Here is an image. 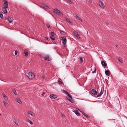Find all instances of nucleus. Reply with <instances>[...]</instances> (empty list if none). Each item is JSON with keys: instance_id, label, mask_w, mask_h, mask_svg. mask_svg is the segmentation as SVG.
I'll return each mask as SVG.
<instances>
[{"instance_id": "obj_1", "label": "nucleus", "mask_w": 127, "mask_h": 127, "mask_svg": "<svg viewBox=\"0 0 127 127\" xmlns=\"http://www.w3.org/2000/svg\"><path fill=\"white\" fill-rule=\"evenodd\" d=\"M62 92L63 93L65 94H66L67 95L68 97H67V98L68 99V100L69 101L71 102V103H74V101L72 99V97L65 90H63L62 91Z\"/></svg>"}, {"instance_id": "obj_2", "label": "nucleus", "mask_w": 127, "mask_h": 127, "mask_svg": "<svg viewBox=\"0 0 127 127\" xmlns=\"http://www.w3.org/2000/svg\"><path fill=\"white\" fill-rule=\"evenodd\" d=\"M28 77L29 79H32L34 78V75L32 73H29L28 74Z\"/></svg>"}, {"instance_id": "obj_3", "label": "nucleus", "mask_w": 127, "mask_h": 127, "mask_svg": "<svg viewBox=\"0 0 127 127\" xmlns=\"http://www.w3.org/2000/svg\"><path fill=\"white\" fill-rule=\"evenodd\" d=\"M53 11L54 13L58 15H61L62 14L61 12L57 9H53Z\"/></svg>"}, {"instance_id": "obj_4", "label": "nucleus", "mask_w": 127, "mask_h": 127, "mask_svg": "<svg viewBox=\"0 0 127 127\" xmlns=\"http://www.w3.org/2000/svg\"><path fill=\"white\" fill-rule=\"evenodd\" d=\"M39 6L40 7L43 9H47L48 8V7L46 5L44 4L43 3H40Z\"/></svg>"}, {"instance_id": "obj_5", "label": "nucleus", "mask_w": 127, "mask_h": 127, "mask_svg": "<svg viewBox=\"0 0 127 127\" xmlns=\"http://www.w3.org/2000/svg\"><path fill=\"white\" fill-rule=\"evenodd\" d=\"M3 1L4 2V4L3 5L4 7L5 8H7L8 7V1L5 0H3Z\"/></svg>"}, {"instance_id": "obj_6", "label": "nucleus", "mask_w": 127, "mask_h": 127, "mask_svg": "<svg viewBox=\"0 0 127 127\" xmlns=\"http://www.w3.org/2000/svg\"><path fill=\"white\" fill-rule=\"evenodd\" d=\"M62 40V43L64 45H65L66 43V39L65 38H63L62 37V38L61 39Z\"/></svg>"}, {"instance_id": "obj_7", "label": "nucleus", "mask_w": 127, "mask_h": 127, "mask_svg": "<svg viewBox=\"0 0 127 127\" xmlns=\"http://www.w3.org/2000/svg\"><path fill=\"white\" fill-rule=\"evenodd\" d=\"M49 96L50 98L52 99H55L57 97L56 95L54 94H51Z\"/></svg>"}, {"instance_id": "obj_8", "label": "nucleus", "mask_w": 127, "mask_h": 127, "mask_svg": "<svg viewBox=\"0 0 127 127\" xmlns=\"http://www.w3.org/2000/svg\"><path fill=\"white\" fill-rule=\"evenodd\" d=\"M27 113L28 114L31 115V116L34 117L35 116V114L32 111H29L27 112Z\"/></svg>"}, {"instance_id": "obj_9", "label": "nucleus", "mask_w": 127, "mask_h": 127, "mask_svg": "<svg viewBox=\"0 0 127 127\" xmlns=\"http://www.w3.org/2000/svg\"><path fill=\"white\" fill-rule=\"evenodd\" d=\"M99 4L101 8H103L104 7L103 3L101 1L99 2Z\"/></svg>"}, {"instance_id": "obj_10", "label": "nucleus", "mask_w": 127, "mask_h": 127, "mask_svg": "<svg viewBox=\"0 0 127 127\" xmlns=\"http://www.w3.org/2000/svg\"><path fill=\"white\" fill-rule=\"evenodd\" d=\"M74 33L75 36L77 37L79 39L80 38V37L79 35H78L77 32L74 31Z\"/></svg>"}, {"instance_id": "obj_11", "label": "nucleus", "mask_w": 127, "mask_h": 127, "mask_svg": "<svg viewBox=\"0 0 127 127\" xmlns=\"http://www.w3.org/2000/svg\"><path fill=\"white\" fill-rule=\"evenodd\" d=\"M91 92L92 94L95 95H96L97 94V91L93 89L91 91Z\"/></svg>"}, {"instance_id": "obj_12", "label": "nucleus", "mask_w": 127, "mask_h": 127, "mask_svg": "<svg viewBox=\"0 0 127 127\" xmlns=\"http://www.w3.org/2000/svg\"><path fill=\"white\" fill-rule=\"evenodd\" d=\"M44 60L47 61H50V60L49 59V56L47 55L46 56L43 57Z\"/></svg>"}, {"instance_id": "obj_13", "label": "nucleus", "mask_w": 127, "mask_h": 127, "mask_svg": "<svg viewBox=\"0 0 127 127\" xmlns=\"http://www.w3.org/2000/svg\"><path fill=\"white\" fill-rule=\"evenodd\" d=\"M54 33L53 32H51V36H50V38L53 40H54L55 38L54 37Z\"/></svg>"}, {"instance_id": "obj_14", "label": "nucleus", "mask_w": 127, "mask_h": 127, "mask_svg": "<svg viewBox=\"0 0 127 127\" xmlns=\"http://www.w3.org/2000/svg\"><path fill=\"white\" fill-rule=\"evenodd\" d=\"M73 111L78 116H79L80 113L77 110H75Z\"/></svg>"}, {"instance_id": "obj_15", "label": "nucleus", "mask_w": 127, "mask_h": 127, "mask_svg": "<svg viewBox=\"0 0 127 127\" xmlns=\"http://www.w3.org/2000/svg\"><path fill=\"white\" fill-rule=\"evenodd\" d=\"M7 8H5L4 7H3L2 8V11L5 13H7V12L6 9Z\"/></svg>"}, {"instance_id": "obj_16", "label": "nucleus", "mask_w": 127, "mask_h": 127, "mask_svg": "<svg viewBox=\"0 0 127 127\" xmlns=\"http://www.w3.org/2000/svg\"><path fill=\"white\" fill-rule=\"evenodd\" d=\"M74 17L76 18L77 20H80L81 22H82V21L81 19L80 18H79V17L77 16V15H75L74 16Z\"/></svg>"}, {"instance_id": "obj_17", "label": "nucleus", "mask_w": 127, "mask_h": 127, "mask_svg": "<svg viewBox=\"0 0 127 127\" xmlns=\"http://www.w3.org/2000/svg\"><path fill=\"white\" fill-rule=\"evenodd\" d=\"M2 96L5 100H7L8 99V98L6 95L4 94H2Z\"/></svg>"}, {"instance_id": "obj_18", "label": "nucleus", "mask_w": 127, "mask_h": 127, "mask_svg": "<svg viewBox=\"0 0 127 127\" xmlns=\"http://www.w3.org/2000/svg\"><path fill=\"white\" fill-rule=\"evenodd\" d=\"M66 20L67 22H68L70 24L72 25V22L70 21V20L68 18H66Z\"/></svg>"}, {"instance_id": "obj_19", "label": "nucleus", "mask_w": 127, "mask_h": 127, "mask_svg": "<svg viewBox=\"0 0 127 127\" xmlns=\"http://www.w3.org/2000/svg\"><path fill=\"white\" fill-rule=\"evenodd\" d=\"M101 64L102 66H107V64L106 63L103 61H102L101 62Z\"/></svg>"}, {"instance_id": "obj_20", "label": "nucleus", "mask_w": 127, "mask_h": 127, "mask_svg": "<svg viewBox=\"0 0 127 127\" xmlns=\"http://www.w3.org/2000/svg\"><path fill=\"white\" fill-rule=\"evenodd\" d=\"M105 74L108 76H109L110 75V72L109 70H107L105 71Z\"/></svg>"}, {"instance_id": "obj_21", "label": "nucleus", "mask_w": 127, "mask_h": 127, "mask_svg": "<svg viewBox=\"0 0 127 127\" xmlns=\"http://www.w3.org/2000/svg\"><path fill=\"white\" fill-rule=\"evenodd\" d=\"M103 93V92H102V89L101 90L100 92L97 96V97H98L101 96Z\"/></svg>"}, {"instance_id": "obj_22", "label": "nucleus", "mask_w": 127, "mask_h": 127, "mask_svg": "<svg viewBox=\"0 0 127 127\" xmlns=\"http://www.w3.org/2000/svg\"><path fill=\"white\" fill-rule=\"evenodd\" d=\"M82 114L84 116L88 118H90V117L89 116L86 114L84 112H82Z\"/></svg>"}, {"instance_id": "obj_23", "label": "nucleus", "mask_w": 127, "mask_h": 127, "mask_svg": "<svg viewBox=\"0 0 127 127\" xmlns=\"http://www.w3.org/2000/svg\"><path fill=\"white\" fill-rule=\"evenodd\" d=\"M16 101L19 103H21V100L19 98H17L16 99Z\"/></svg>"}, {"instance_id": "obj_24", "label": "nucleus", "mask_w": 127, "mask_h": 127, "mask_svg": "<svg viewBox=\"0 0 127 127\" xmlns=\"http://www.w3.org/2000/svg\"><path fill=\"white\" fill-rule=\"evenodd\" d=\"M7 19L10 23H11L12 22V20H11L10 17H8L7 18Z\"/></svg>"}, {"instance_id": "obj_25", "label": "nucleus", "mask_w": 127, "mask_h": 127, "mask_svg": "<svg viewBox=\"0 0 127 127\" xmlns=\"http://www.w3.org/2000/svg\"><path fill=\"white\" fill-rule=\"evenodd\" d=\"M24 54L25 55V56L26 57H27L28 56V54L27 51L26 50H24Z\"/></svg>"}, {"instance_id": "obj_26", "label": "nucleus", "mask_w": 127, "mask_h": 127, "mask_svg": "<svg viewBox=\"0 0 127 127\" xmlns=\"http://www.w3.org/2000/svg\"><path fill=\"white\" fill-rule=\"evenodd\" d=\"M3 102L5 107H7L8 106V104L5 101H3Z\"/></svg>"}, {"instance_id": "obj_27", "label": "nucleus", "mask_w": 127, "mask_h": 127, "mask_svg": "<svg viewBox=\"0 0 127 127\" xmlns=\"http://www.w3.org/2000/svg\"><path fill=\"white\" fill-rule=\"evenodd\" d=\"M60 33L62 35H65V33L64 31H60Z\"/></svg>"}, {"instance_id": "obj_28", "label": "nucleus", "mask_w": 127, "mask_h": 127, "mask_svg": "<svg viewBox=\"0 0 127 127\" xmlns=\"http://www.w3.org/2000/svg\"><path fill=\"white\" fill-rule=\"evenodd\" d=\"M79 59L81 63H82L83 61V58L81 57H80L79 58Z\"/></svg>"}, {"instance_id": "obj_29", "label": "nucleus", "mask_w": 127, "mask_h": 127, "mask_svg": "<svg viewBox=\"0 0 127 127\" xmlns=\"http://www.w3.org/2000/svg\"><path fill=\"white\" fill-rule=\"evenodd\" d=\"M118 59L119 62H121V63H122L123 62V60L122 59H121L120 58H118Z\"/></svg>"}, {"instance_id": "obj_30", "label": "nucleus", "mask_w": 127, "mask_h": 127, "mask_svg": "<svg viewBox=\"0 0 127 127\" xmlns=\"http://www.w3.org/2000/svg\"><path fill=\"white\" fill-rule=\"evenodd\" d=\"M28 122L31 125H32L33 124V122L32 121H31L30 120H28Z\"/></svg>"}, {"instance_id": "obj_31", "label": "nucleus", "mask_w": 127, "mask_h": 127, "mask_svg": "<svg viewBox=\"0 0 127 127\" xmlns=\"http://www.w3.org/2000/svg\"><path fill=\"white\" fill-rule=\"evenodd\" d=\"M66 0L68 2H69V3L71 4H72V3L71 0Z\"/></svg>"}, {"instance_id": "obj_32", "label": "nucleus", "mask_w": 127, "mask_h": 127, "mask_svg": "<svg viewBox=\"0 0 127 127\" xmlns=\"http://www.w3.org/2000/svg\"><path fill=\"white\" fill-rule=\"evenodd\" d=\"M15 123L17 126H18V124L17 122V121L16 120H15L14 122Z\"/></svg>"}, {"instance_id": "obj_33", "label": "nucleus", "mask_w": 127, "mask_h": 127, "mask_svg": "<svg viewBox=\"0 0 127 127\" xmlns=\"http://www.w3.org/2000/svg\"><path fill=\"white\" fill-rule=\"evenodd\" d=\"M12 91L13 93L15 95H16L17 94L16 91L15 90H13Z\"/></svg>"}, {"instance_id": "obj_34", "label": "nucleus", "mask_w": 127, "mask_h": 127, "mask_svg": "<svg viewBox=\"0 0 127 127\" xmlns=\"http://www.w3.org/2000/svg\"><path fill=\"white\" fill-rule=\"evenodd\" d=\"M0 17L2 19L3 18V15L2 14H0Z\"/></svg>"}, {"instance_id": "obj_35", "label": "nucleus", "mask_w": 127, "mask_h": 127, "mask_svg": "<svg viewBox=\"0 0 127 127\" xmlns=\"http://www.w3.org/2000/svg\"><path fill=\"white\" fill-rule=\"evenodd\" d=\"M46 25L47 27L48 28H49L50 27V25L48 24H46Z\"/></svg>"}, {"instance_id": "obj_36", "label": "nucleus", "mask_w": 127, "mask_h": 127, "mask_svg": "<svg viewBox=\"0 0 127 127\" xmlns=\"http://www.w3.org/2000/svg\"><path fill=\"white\" fill-rule=\"evenodd\" d=\"M18 54V51H15V55H17Z\"/></svg>"}, {"instance_id": "obj_37", "label": "nucleus", "mask_w": 127, "mask_h": 127, "mask_svg": "<svg viewBox=\"0 0 127 127\" xmlns=\"http://www.w3.org/2000/svg\"><path fill=\"white\" fill-rule=\"evenodd\" d=\"M62 118H64L65 117V116L63 114H62Z\"/></svg>"}, {"instance_id": "obj_38", "label": "nucleus", "mask_w": 127, "mask_h": 127, "mask_svg": "<svg viewBox=\"0 0 127 127\" xmlns=\"http://www.w3.org/2000/svg\"><path fill=\"white\" fill-rule=\"evenodd\" d=\"M59 84H62L63 83V82L62 81H59Z\"/></svg>"}, {"instance_id": "obj_39", "label": "nucleus", "mask_w": 127, "mask_h": 127, "mask_svg": "<svg viewBox=\"0 0 127 127\" xmlns=\"http://www.w3.org/2000/svg\"><path fill=\"white\" fill-rule=\"evenodd\" d=\"M116 47L118 48H119V47L118 45L117 44L116 45Z\"/></svg>"}, {"instance_id": "obj_40", "label": "nucleus", "mask_w": 127, "mask_h": 127, "mask_svg": "<svg viewBox=\"0 0 127 127\" xmlns=\"http://www.w3.org/2000/svg\"><path fill=\"white\" fill-rule=\"evenodd\" d=\"M45 76L44 75H42V78H43L44 79L45 77Z\"/></svg>"}, {"instance_id": "obj_41", "label": "nucleus", "mask_w": 127, "mask_h": 127, "mask_svg": "<svg viewBox=\"0 0 127 127\" xmlns=\"http://www.w3.org/2000/svg\"><path fill=\"white\" fill-rule=\"evenodd\" d=\"M95 70L94 71V72H92L93 73H94V72H96V69L95 68Z\"/></svg>"}, {"instance_id": "obj_42", "label": "nucleus", "mask_w": 127, "mask_h": 127, "mask_svg": "<svg viewBox=\"0 0 127 127\" xmlns=\"http://www.w3.org/2000/svg\"><path fill=\"white\" fill-rule=\"evenodd\" d=\"M79 110L80 112H81L82 113V112H83L82 111L80 110L79 109Z\"/></svg>"}, {"instance_id": "obj_43", "label": "nucleus", "mask_w": 127, "mask_h": 127, "mask_svg": "<svg viewBox=\"0 0 127 127\" xmlns=\"http://www.w3.org/2000/svg\"><path fill=\"white\" fill-rule=\"evenodd\" d=\"M45 38L46 40H47L48 39V38L47 37H45Z\"/></svg>"}, {"instance_id": "obj_44", "label": "nucleus", "mask_w": 127, "mask_h": 127, "mask_svg": "<svg viewBox=\"0 0 127 127\" xmlns=\"http://www.w3.org/2000/svg\"><path fill=\"white\" fill-rule=\"evenodd\" d=\"M1 115V114L0 113V116Z\"/></svg>"}]
</instances>
